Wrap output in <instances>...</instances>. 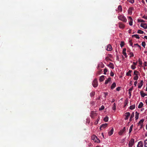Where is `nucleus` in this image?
<instances>
[{
  "mask_svg": "<svg viewBox=\"0 0 147 147\" xmlns=\"http://www.w3.org/2000/svg\"><path fill=\"white\" fill-rule=\"evenodd\" d=\"M118 18L119 20L123 21L124 22H126L127 21V19L123 15H121L118 17Z\"/></svg>",
  "mask_w": 147,
  "mask_h": 147,
  "instance_id": "f257e3e1",
  "label": "nucleus"
},
{
  "mask_svg": "<svg viewBox=\"0 0 147 147\" xmlns=\"http://www.w3.org/2000/svg\"><path fill=\"white\" fill-rule=\"evenodd\" d=\"M92 138L94 141L97 143H100V141L97 138V137L95 135H93L92 137Z\"/></svg>",
  "mask_w": 147,
  "mask_h": 147,
  "instance_id": "f03ea898",
  "label": "nucleus"
},
{
  "mask_svg": "<svg viewBox=\"0 0 147 147\" xmlns=\"http://www.w3.org/2000/svg\"><path fill=\"white\" fill-rule=\"evenodd\" d=\"M97 115V113L96 112L92 111L91 112L90 116L93 119L94 118V117L96 116Z\"/></svg>",
  "mask_w": 147,
  "mask_h": 147,
  "instance_id": "7ed1b4c3",
  "label": "nucleus"
},
{
  "mask_svg": "<svg viewBox=\"0 0 147 147\" xmlns=\"http://www.w3.org/2000/svg\"><path fill=\"white\" fill-rule=\"evenodd\" d=\"M92 84L94 87H96L97 86L98 84L97 80L96 79H95L92 83Z\"/></svg>",
  "mask_w": 147,
  "mask_h": 147,
  "instance_id": "20e7f679",
  "label": "nucleus"
},
{
  "mask_svg": "<svg viewBox=\"0 0 147 147\" xmlns=\"http://www.w3.org/2000/svg\"><path fill=\"white\" fill-rule=\"evenodd\" d=\"M134 139L132 138L129 142V147H132L134 144Z\"/></svg>",
  "mask_w": 147,
  "mask_h": 147,
  "instance_id": "39448f33",
  "label": "nucleus"
},
{
  "mask_svg": "<svg viewBox=\"0 0 147 147\" xmlns=\"http://www.w3.org/2000/svg\"><path fill=\"white\" fill-rule=\"evenodd\" d=\"M130 115V114L129 112L126 113L124 115V116L125 117V120L128 119Z\"/></svg>",
  "mask_w": 147,
  "mask_h": 147,
  "instance_id": "423d86ee",
  "label": "nucleus"
},
{
  "mask_svg": "<svg viewBox=\"0 0 147 147\" xmlns=\"http://www.w3.org/2000/svg\"><path fill=\"white\" fill-rule=\"evenodd\" d=\"M126 129L125 127H123V128L122 130H121L119 132V134L120 135H122V134L125 131Z\"/></svg>",
  "mask_w": 147,
  "mask_h": 147,
  "instance_id": "0eeeda50",
  "label": "nucleus"
},
{
  "mask_svg": "<svg viewBox=\"0 0 147 147\" xmlns=\"http://www.w3.org/2000/svg\"><path fill=\"white\" fill-rule=\"evenodd\" d=\"M107 123L102 124L100 127V130H102V128H105L107 126Z\"/></svg>",
  "mask_w": 147,
  "mask_h": 147,
  "instance_id": "6e6552de",
  "label": "nucleus"
},
{
  "mask_svg": "<svg viewBox=\"0 0 147 147\" xmlns=\"http://www.w3.org/2000/svg\"><path fill=\"white\" fill-rule=\"evenodd\" d=\"M141 27L145 29H147V24L145 23H141L140 24Z\"/></svg>",
  "mask_w": 147,
  "mask_h": 147,
  "instance_id": "1a4fd4ad",
  "label": "nucleus"
},
{
  "mask_svg": "<svg viewBox=\"0 0 147 147\" xmlns=\"http://www.w3.org/2000/svg\"><path fill=\"white\" fill-rule=\"evenodd\" d=\"M119 26L121 28L123 29L125 27V25L121 22H119L118 24Z\"/></svg>",
  "mask_w": 147,
  "mask_h": 147,
  "instance_id": "9d476101",
  "label": "nucleus"
},
{
  "mask_svg": "<svg viewBox=\"0 0 147 147\" xmlns=\"http://www.w3.org/2000/svg\"><path fill=\"white\" fill-rule=\"evenodd\" d=\"M133 9V7H130L128 10V13L130 15L132 13V10Z\"/></svg>",
  "mask_w": 147,
  "mask_h": 147,
  "instance_id": "9b49d317",
  "label": "nucleus"
},
{
  "mask_svg": "<svg viewBox=\"0 0 147 147\" xmlns=\"http://www.w3.org/2000/svg\"><path fill=\"white\" fill-rule=\"evenodd\" d=\"M143 142L142 141L139 142L137 145L138 147H143Z\"/></svg>",
  "mask_w": 147,
  "mask_h": 147,
  "instance_id": "f8f14e48",
  "label": "nucleus"
},
{
  "mask_svg": "<svg viewBox=\"0 0 147 147\" xmlns=\"http://www.w3.org/2000/svg\"><path fill=\"white\" fill-rule=\"evenodd\" d=\"M111 80V78H109L107 79L105 81V84H107L109 82H110Z\"/></svg>",
  "mask_w": 147,
  "mask_h": 147,
  "instance_id": "ddd939ff",
  "label": "nucleus"
},
{
  "mask_svg": "<svg viewBox=\"0 0 147 147\" xmlns=\"http://www.w3.org/2000/svg\"><path fill=\"white\" fill-rule=\"evenodd\" d=\"M129 19L130 20V21L129 22V24L130 26L132 25L133 20L131 17H129Z\"/></svg>",
  "mask_w": 147,
  "mask_h": 147,
  "instance_id": "4468645a",
  "label": "nucleus"
},
{
  "mask_svg": "<svg viewBox=\"0 0 147 147\" xmlns=\"http://www.w3.org/2000/svg\"><path fill=\"white\" fill-rule=\"evenodd\" d=\"M116 84L115 82L113 83L112 84L111 88V89H113L116 87Z\"/></svg>",
  "mask_w": 147,
  "mask_h": 147,
  "instance_id": "2eb2a0df",
  "label": "nucleus"
},
{
  "mask_svg": "<svg viewBox=\"0 0 147 147\" xmlns=\"http://www.w3.org/2000/svg\"><path fill=\"white\" fill-rule=\"evenodd\" d=\"M105 76H102L100 77V78L99 79V80L100 82H101L103 81L105 79L104 78Z\"/></svg>",
  "mask_w": 147,
  "mask_h": 147,
  "instance_id": "dca6fc26",
  "label": "nucleus"
},
{
  "mask_svg": "<svg viewBox=\"0 0 147 147\" xmlns=\"http://www.w3.org/2000/svg\"><path fill=\"white\" fill-rule=\"evenodd\" d=\"M134 112H133L132 113V114L131 115L130 118L129 119V121H131L132 119V118H133L134 117Z\"/></svg>",
  "mask_w": 147,
  "mask_h": 147,
  "instance_id": "f3484780",
  "label": "nucleus"
},
{
  "mask_svg": "<svg viewBox=\"0 0 147 147\" xmlns=\"http://www.w3.org/2000/svg\"><path fill=\"white\" fill-rule=\"evenodd\" d=\"M113 132V128H112L111 129V131L109 132V136H111L112 135Z\"/></svg>",
  "mask_w": 147,
  "mask_h": 147,
  "instance_id": "a211bd4d",
  "label": "nucleus"
},
{
  "mask_svg": "<svg viewBox=\"0 0 147 147\" xmlns=\"http://www.w3.org/2000/svg\"><path fill=\"white\" fill-rule=\"evenodd\" d=\"M118 10L119 11L118 12H121L122 11V6L121 5H119L118 6Z\"/></svg>",
  "mask_w": 147,
  "mask_h": 147,
  "instance_id": "6ab92c4d",
  "label": "nucleus"
},
{
  "mask_svg": "<svg viewBox=\"0 0 147 147\" xmlns=\"http://www.w3.org/2000/svg\"><path fill=\"white\" fill-rule=\"evenodd\" d=\"M135 119L136 120L138 118L139 113H138L136 111L135 113Z\"/></svg>",
  "mask_w": 147,
  "mask_h": 147,
  "instance_id": "aec40b11",
  "label": "nucleus"
},
{
  "mask_svg": "<svg viewBox=\"0 0 147 147\" xmlns=\"http://www.w3.org/2000/svg\"><path fill=\"white\" fill-rule=\"evenodd\" d=\"M143 80H142L141 81L140 83V84L139 85V86H138V88H140L142 87V85H143Z\"/></svg>",
  "mask_w": 147,
  "mask_h": 147,
  "instance_id": "412c9836",
  "label": "nucleus"
},
{
  "mask_svg": "<svg viewBox=\"0 0 147 147\" xmlns=\"http://www.w3.org/2000/svg\"><path fill=\"white\" fill-rule=\"evenodd\" d=\"M144 121V119H142L138 123V125H140V124H143V122Z\"/></svg>",
  "mask_w": 147,
  "mask_h": 147,
  "instance_id": "4be33fe9",
  "label": "nucleus"
},
{
  "mask_svg": "<svg viewBox=\"0 0 147 147\" xmlns=\"http://www.w3.org/2000/svg\"><path fill=\"white\" fill-rule=\"evenodd\" d=\"M106 49L108 51H111L112 49V47H107Z\"/></svg>",
  "mask_w": 147,
  "mask_h": 147,
  "instance_id": "5701e85b",
  "label": "nucleus"
},
{
  "mask_svg": "<svg viewBox=\"0 0 147 147\" xmlns=\"http://www.w3.org/2000/svg\"><path fill=\"white\" fill-rule=\"evenodd\" d=\"M143 104L142 102H140L138 106V107L139 109L141 108L143 106Z\"/></svg>",
  "mask_w": 147,
  "mask_h": 147,
  "instance_id": "b1692460",
  "label": "nucleus"
},
{
  "mask_svg": "<svg viewBox=\"0 0 147 147\" xmlns=\"http://www.w3.org/2000/svg\"><path fill=\"white\" fill-rule=\"evenodd\" d=\"M132 37H135L137 39L140 38V37L139 36V35L138 34H134L132 35Z\"/></svg>",
  "mask_w": 147,
  "mask_h": 147,
  "instance_id": "393cba45",
  "label": "nucleus"
},
{
  "mask_svg": "<svg viewBox=\"0 0 147 147\" xmlns=\"http://www.w3.org/2000/svg\"><path fill=\"white\" fill-rule=\"evenodd\" d=\"M135 105H131L129 107V109L131 110H132L135 108Z\"/></svg>",
  "mask_w": 147,
  "mask_h": 147,
  "instance_id": "a878e982",
  "label": "nucleus"
},
{
  "mask_svg": "<svg viewBox=\"0 0 147 147\" xmlns=\"http://www.w3.org/2000/svg\"><path fill=\"white\" fill-rule=\"evenodd\" d=\"M133 127V125L132 124L130 126V128L129 129V133H131V131H132Z\"/></svg>",
  "mask_w": 147,
  "mask_h": 147,
  "instance_id": "bb28decb",
  "label": "nucleus"
},
{
  "mask_svg": "<svg viewBox=\"0 0 147 147\" xmlns=\"http://www.w3.org/2000/svg\"><path fill=\"white\" fill-rule=\"evenodd\" d=\"M140 94L142 97H144L146 95L145 94V93H144L143 92H140Z\"/></svg>",
  "mask_w": 147,
  "mask_h": 147,
  "instance_id": "cd10ccee",
  "label": "nucleus"
},
{
  "mask_svg": "<svg viewBox=\"0 0 147 147\" xmlns=\"http://www.w3.org/2000/svg\"><path fill=\"white\" fill-rule=\"evenodd\" d=\"M95 94V92H92L90 93V96L91 97H92L94 96Z\"/></svg>",
  "mask_w": 147,
  "mask_h": 147,
  "instance_id": "c85d7f7f",
  "label": "nucleus"
},
{
  "mask_svg": "<svg viewBox=\"0 0 147 147\" xmlns=\"http://www.w3.org/2000/svg\"><path fill=\"white\" fill-rule=\"evenodd\" d=\"M138 78V75H136L134 78V80H137Z\"/></svg>",
  "mask_w": 147,
  "mask_h": 147,
  "instance_id": "c756f323",
  "label": "nucleus"
},
{
  "mask_svg": "<svg viewBox=\"0 0 147 147\" xmlns=\"http://www.w3.org/2000/svg\"><path fill=\"white\" fill-rule=\"evenodd\" d=\"M137 33L138 34H142L144 33V32L141 30H139L138 31Z\"/></svg>",
  "mask_w": 147,
  "mask_h": 147,
  "instance_id": "7c9ffc66",
  "label": "nucleus"
},
{
  "mask_svg": "<svg viewBox=\"0 0 147 147\" xmlns=\"http://www.w3.org/2000/svg\"><path fill=\"white\" fill-rule=\"evenodd\" d=\"M108 117L107 116H106L104 119V120L105 122H107L108 120Z\"/></svg>",
  "mask_w": 147,
  "mask_h": 147,
  "instance_id": "2f4dec72",
  "label": "nucleus"
},
{
  "mask_svg": "<svg viewBox=\"0 0 147 147\" xmlns=\"http://www.w3.org/2000/svg\"><path fill=\"white\" fill-rule=\"evenodd\" d=\"M104 106L102 105V106L99 109V111H101L103 110L104 109Z\"/></svg>",
  "mask_w": 147,
  "mask_h": 147,
  "instance_id": "473e14b6",
  "label": "nucleus"
},
{
  "mask_svg": "<svg viewBox=\"0 0 147 147\" xmlns=\"http://www.w3.org/2000/svg\"><path fill=\"white\" fill-rule=\"evenodd\" d=\"M138 22H145V21L144 20L141 19H138Z\"/></svg>",
  "mask_w": 147,
  "mask_h": 147,
  "instance_id": "72a5a7b5",
  "label": "nucleus"
},
{
  "mask_svg": "<svg viewBox=\"0 0 147 147\" xmlns=\"http://www.w3.org/2000/svg\"><path fill=\"white\" fill-rule=\"evenodd\" d=\"M112 109L114 110H115L116 109L115 104V103H114L113 104V106L112 107Z\"/></svg>",
  "mask_w": 147,
  "mask_h": 147,
  "instance_id": "f704fd0d",
  "label": "nucleus"
},
{
  "mask_svg": "<svg viewBox=\"0 0 147 147\" xmlns=\"http://www.w3.org/2000/svg\"><path fill=\"white\" fill-rule=\"evenodd\" d=\"M138 61L140 65H142V63L141 59H140L139 58L138 59Z\"/></svg>",
  "mask_w": 147,
  "mask_h": 147,
  "instance_id": "c9c22d12",
  "label": "nucleus"
},
{
  "mask_svg": "<svg viewBox=\"0 0 147 147\" xmlns=\"http://www.w3.org/2000/svg\"><path fill=\"white\" fill-rule=\"evenodd\" d=\"M110 65H111L110 66V67L112 69H113L114 68V67L113 66V63H110Z\"/></svg>",
  "mask_w": 147,
  "mask_h": 147,
  "instance_id": "e433bc0d",
  "label": "nucleus"
},
{
  "mask_svg": "<svg viewBox=\"0 0 147 147\" xmlns=\"http://www.w3.org/2000/svg\"><path fill=\"white\" fill-rule=\"evenodd\" d=\"M144 146L145 147H147V139L144 141Z\"/></svg>",
  "mask_w": 147,
  "mask_h": 147,
  "instance_id": "4c0bfd02",
  "label": "nucleus"
},
{
  "mask_svg": "<svg viewBox=\"0 0 147 147\" xmlns=\"http://www.w3.org/2000/svg\"><path fill=\"white\" fill-rule=\"evenodd\" d=\"M124 45V42L123 41L121 42L120 43V46H123Z\"/></svg>",
  "mask_w": 147,
  "mask_h": 147,
  "instance_id": "58836bf2",
  "label": "nucleus"
},
{
  "mask_svg": "<svg viewBox=\"0 0 147 147\" xmlns=\"http://www.w3.org/2000/svg\"><path fill=\"white\" fill-rule=\"evenodd\" d=\"M107 71V69L106 68H105L104 69V74H106V72Z\"/></svg>",
  "mask_w": 147,
  "mask_h": 147,
  "instance_id": "ea45409f",
  "label": "nucleus"
},
{
  "mask_svg": "<svg viewBox=\"0 0 147 147\" xmlns=\"http://www.w3.org/2000/svg\"><path fill=\"white\" fill-rule=\"evenodd\" d=\"M136 66L135 65H132L131 66V68L133 70L134 69L136 68Z\"/></svg>",
  "mask_w": 147,
  "mask_h": 147,
  "instance_id": "a19ab883",
  "label": "nucleus"
},
{
  "mask_svg": "<svg viewBox=\"0 0 147 147\" xmlns=\"http://www.w3.org/2000/svg\"><path fill=\"white\" fill-rule=\"evenodd\" d=\"M127 1L128 2L131 3H133L134 2V0H127Z\"/></svg>",
  "mask_w": 147,
  "mask_h": 147,
  "instance_id": "79ce46f5",
  "label": "nucleus"
},
{
  "mask_svg": "<svg viewBox=\"0 0 147 147\" xmlns=\"http://www.w3.org/2000/svg\"><path fill=\"white\" fill-rule=\"evenodd\" d=\"M138 73V72L137 71L135 70L134 71V75H138L137 73Z\"/></svg>",
  "mask_w": 147,
  "mask_h": 147,
  "instance_id": "37998d69",
  "label": "nucleus"
},
{
  "mask_svg": "<svg viewBox=\"0 0 147 147\" xmlns=\"http://www.w3.org/2000/svg\"><path fill=\"white\" fill-rule=\"evenodd\" d=\"M129 45L131 46H132L133 45V43L132 42V41L131 40H130L129 41Z\"/></svg>",
  "mask_w": 147,
  "mask_h": 147,
  "instance_id": "c03bdc74",
  "label": "nucleus"
},
{
  "mask_svg": "<svg viewBox=\"0 0 147 147\" xmlns=\"http://www.w3.org/2000/svg\"><path fill=\"white\" fill-rule=\"evenodd\" d=\"M142 46H145L146 45V43L145 42H143L142 43Z\"/></svg>",
  "mask_w": 147,
  "mask_h": 147,
  "instance_id": "a18cd8bd",
  "label": "nucleus"
},
{
  "mask_svg": "<svg viewBox=\"0 0 147 147\" xmlns=\"http://www.w3.org/2000/svg\"><path fill=\"white\" fill-rule=\"evenodd\" d=\"M126 75L127 76H131V74L130 73H129V72L128 71Z\"/></svg>",
  "mask_w": 147,
  "mask_h": 147,
  "instance_id": "49530a36",
  "label": "nucleus"
},
{
  "mask_svg": "<svg viewBox=\"0 0 147 147\" xmlns=\"http://www.w3.org/2000/svg\"><path fill=\"white\" fill-rule=\"evenodd\" d=\"M114 75V74L113 73L112 71H111L110 73V76H113Z\"/></svg>",
  "mask_w": 147,
  "mask_h": 147,
  "instance_id": "de8ad7c7",
  "label": "nucleus"
},
{
  "mask_svg": "<svg viewBox=\"0 0 147 147\" xmlns=\"http://www.w3.org/2000/svg\"><path fill=\"white\" fill-rule=\"evenodd\" d=\"M138 62L137 61L136 62H133V65H134L136 66Z\"/></svg>",
  "mask_w": 147,
  "mask_h": 147,
  "instance_id": "09e8293b",
  "label": "nucleus"
},
{
  "mask_svg": "<svg viewBox=\"0 0 147 147\" xmlns=\"http://www.w3.org/2000/svg\"><path fill=\"white\" fill-rule=\"evenodd\" d=\"M104 94H105V96L106 97L108 95V93L107 92H104Z\"/></svg>",
  "mask_w": 147,
  "mask_h": 147,
  "instance_id": "8fccbe9b",
  "label": "nucleus"
},
{
  "mask_svg": "<svg viewBox=\"0 0 147 147\" xmlns=\"http://www.w3.org/2000/svg\"><path fill=\"white\" fill-rule=\"evenodd\" d=\"M120 87H118L116 88V90L117 91H119L120 90Z\"/></svg>",
  "mask_w": 147,
  "mask_h": 147,
  "instance_id": "3c124183",
  "label": "nucleus"
},
{
  "mask_svg": "<svg viewBox=\"0 0 147 147\" xmlns=\"http://www.w3.org/2000/svg\"><path fill=\"white\" fill-rule=\"evenodd\" d=\"M133 86H132V87H131V88H130V89H129V91H131L132 90H133Z\"/></svg>",
  "mask_w": 147,
  "mask_h": 147,
  "instance_id": "603ef678",
  "label": "nucleus"
},
{
  "mask_svg": "<svg viewBox=\"0 0 147 147\" xmlns=\"http://www.w3.org/2000/svg\"><path fill=\"white\" fill-rule=\"evenodd\" d=\"M140 129H141L143 127V124H140Z\"/></svg>",
  "mask_w": 147,
  "mask_h": 147,
  "instance_id": "864d4df0",
  "label": "nucleus"
},
{
  "mask_svg": "<svg viewBox=\"0 0 147 147\" xmlns=\"http://www.w3.org/2000/svg\"><path fill=\"white\" fill-rule=\"evenodd\" d=\"M137 84V81H136L134 82V85L135 86H136Z\"/></svg>",
  "mask_w": 147,
  "mask_h": 147,
  "instance_id": "5fc2aeb1",
  "label": "nucleus"
},
{
  "mask_svg": "<svg viewBox=\"0 0 147 147\" xmlns=\"http://www.w3.org/2000/svg\"><path fill=\"white\" fill-rule=\"evenodd\" d=\"M117 60H118V61H119V57L118 55L117 56Z\"/></svg>",
  "mask_w": 147,
  "mask_h": 147,
  "instance_id": "6e6d98bb",
  "label": "nucleus"
},
{
  "mask_svg": "<svg viewBox=\"0 0 147 147\" xmlns=\"http://www.w3.org/2000/svg\"><path fill=\"white\" fill-rule=\"evenodd\" d=\"M132 81L131 80L130 81V82L129 84V85L130 86H131L132 85Z\"/></svg>",
  "mask_w": 147,
  "mask_h": 147,
  "instance_id": "4d7b16f0",
  "label": "nucleus"
},
{
  "mask_svg": "<svg viewBox=\"0 0 147 147\" xmlns=\"http://www.w3.org/2000/svg\"><path fill=\"white\" fill-rule=\"evenodd\" d=\"M123 55L125 56V57L126 58L127 57V55L126 53H125L123 54Z\"/></svg>",
  "mask_w": 147,
  "mask_h": 147,
  "instance_id": "13d9d810",
  "label": "nucleus"
},
{
  "mask_svg": "<svg viewBox=\"0 0 147 147\" xmlns=\"http://www.w3.org/2000/svg\"><path fill=\"white\" fill-rule=\"evenodd\" d=\"M143 18H144L146 19H147V16H144L143 17Z\"/></svg>",
  "mask_w": 147,
  "mask_h": 147,
  "instance_id": "bf43d9fd",
  "label": "nucleus"
},
{
  "mask_svg": "<svg viewBox=\"0 0 147 147\" xmlns=\"http://www.w3.org/2000/svg\"><path fill=\"white\" fill-rule=\"evenodd\" d=\"M134 45L135 46H140L137 43L134 44Z\"/></svg>",
  "mask_w": 147,
  "mask_h": 147,
  "instance_id": "052dcab7",
  "label": "nucleus"
},
{
  "mask_svg": "<svg viewBox=\"0 0 147 147\" xmlns=\"http://www.w3.org/2000/svg\"><path fill=\"white\" fill-rule=\"evenodd\" d=\"M129 96H131V92L130 91H129Z\"/></svg>",
  "mask_w": 147,
  "mask_h": 147,
  "instance_id": "680f3d73",
  "label": "nucleus"
},
{
  "mask_svg": "<svg viewBox=\"0 0 147 147\" xmlns=\"http://www.w3.org/2000/svg\"><path fill=\"white\" fill-rule=\"evenodd\" d=\"M134 54L133 53H132V54H131V55L130 56V57H134Z\"/></svg>",
  "mask_w": 147,
  "mask_h": 147,
  "instance_id": "e2e57ef3",
  "label": "nucleus"
},
{
  "mask_svg": "<svg viewBox=\"0 0 147 147\" xmlns=\"http://www.w3.org/2000/svg\"><path fill=\"white\" fill-rule=\"evenodd\" d=\"M98 123V121H96L94 123V124L95 125H96Z\"/></svg>",
  "mask_w": 147,
  "mask_h": 147,
  "instance_id": "0e129e2a",
  "label": "nucleus"
},
{
  "mask_svg": "<svg viewBox=\"0 0 147 147\" xmlns=\"http://www.w3.org/2000/svg\"><path fill=\"white\" fill-rule=\"evenodd\" d=\"M144 38L147 40V36H144Z\"/></svg>",
  "mask_w": 147,
  "mask_h": 147,
  "instance_id": "69168bd1",
  "label": "nucleus"
},
{
  "mask_svg": "<svg viewBox=\"0 0 147 147\" xmlns=\"http://www.w3.org/2000/svg\"><path fill=\"white\" fill-rule=\"evenodd\" d=\"M144 65L145 66H147L146 62H144Z\"/></svg>",
  "mask_w": 147,
  "mask_h": 147,
  "instance_id": "338daca9",
  "label": "nucleus"
},
{
  "mask_svg": "<svg viewBox=\"0 0 147 147\" xmlns=\"http://www.w3.org/2000/svg\"><path fill=\"white\" fill-rule=\"evenodd\" d=\"M129 72V73L131 74V73L132 72V71L131 70H129L128 71Z\"/></svg>",
  "mask_w": 147,
  "mask_h": 147,
  "instance_id": "774afa93",
  "label": "nucleus"
}]
</instances>
